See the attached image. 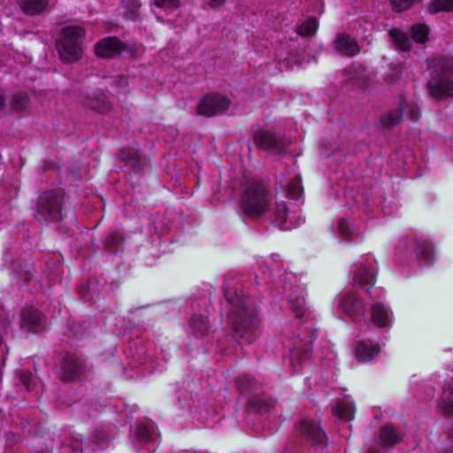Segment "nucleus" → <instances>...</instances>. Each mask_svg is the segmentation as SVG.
Here are the masks:
<instances>
[{"label":"nucleus","mask_w":453,"mask_h":453,"mask_svg":"<svg viewBox=\"0 0 453 453\" xmlns=\"http://www.w3.org/2000/svg\"><path fill=\"white\" fill-rule=\"evenodd\" d=\"M73 452H81L82 451V441L81 439H70L69 442L66 444Z\"/></svg>","instance_id":"44"},{"label":"nucleus","mask_w":453,"mask_h":453,"mask_svg":"<svg viewBox=\"0 0 453 453\" xmlns=\"http://www.w3.org/2000/svg\"><path fill=\"white\" fill-rule=\"evenodd\" d=\"M7 441L12 443H15L17 441L14 434H7Z\"/></svg>","instance_id":"53"},{"label":"nucleus","mask_w":453,"mask_h":453,"mask_svg":"<svg viewBox=\"0 0 453 453\" xmlns=\"http://www.w3.org/2000/svg\"><path fill=\"white\" fill-rule=\"evenodd\" d=\"M371 319L378 327H387L389 325L388 309L382 303H374L372 306Z\"/></svg>","instance_id":"23"},{"label":"nucleus","mask_w":453,"mask_h":453,"mask_svg":"<svg viewBox=\"0 0 453 453\" xmlns=\"http://www.w3.org/2000/svg\"><path fill=\"white\" fill-rule=\"evenodd\" d=\"M333 46L337 52H340V34H337L334 42Z\"/></svg>","instance_id":"48"},{"label":"nucleus","mask_w":453,"mask_h":453,"mask_svg":"<svg viewBox=\"0 0 453 453\" xmlns=\"http://www.w3.org/2000/svg\"><path fill=\"white\" fill-rule=\"evenodd\" d=\"M86 372L84 361L76 358L71 354H65L60 361L59 378L64 382L80 380Z\"/></svg>","instance_id":"10"},{"label":"nucleus","mask_w":453,"mask_h":453,"mask_svg":"<svg viewBox=\"0 0 453 453\" xmlns=\"http://www.w3.org/2000/svg\"><path fill=\"white\" fill-rule=\"evenodd\" d=\"M125 50V43L114 36L105 37L95 45V54L100 58H113Z\"/></svg>","instance_id":"13"},{"label":"nucleus","mask_w":453,"mask_h":453,"mask_svg":"<svg viewBox=\"0 0 453 453\" xmlns=\"http://www.w3.org/2000/svg\"><path fill=\"white\" fill-rule=\"evenodd\" d=\"M231 101L225 96L217 93L205 95L196 107V113L205 117H213L225 112Z\"/></svg>","instance_id":"9"},{"label":"nucleus","mask_w":453,"mask_h":453,"mask_svg":"<svg viewBox=\"0 0 453 453\" xmlns=\"http://www.w3.org/2000/svg\"><path fill=\"white\" fill-rule=\"evenodd\" d=\"M332 415L335 418V422L340 419V400H336L332 406Z\"/></svg>","instance_id":"47"},{"label":"nucleus","mask_w":453,"mask_h":453,"mask_svg":"<svg viewBox=\"0 0 453 453\" xmlns=\"http://www.w3.org/2000/svg\"><path fill=\"white\" fill-rule=\"evenodd\" d=\"M236 387L241 395H249L245 405L246 421L254 430L259 427L255 424L257 416L259 419H267L274 408L273 399L263 395L262 386L250 375L240 376L235 379Z\"/></svg>","instance_id":"2"},{"label":"nucleus","mask_w":453,"mask_h":453,"mask_svg":"<svg viewBox=\"0 0 453 453\" xmlns=\"http://www.w3.org/2000/svg\"><path fill=\"white\" fill-rule=\"evenodd\" d=\"M342 238L351 240L355 236H358L357 229L353 221L349 222L342 219Z\"/></svg>","instance_id":"38"},{"label":"nucleus","mask_w":453,"mask_h":453,"mask_svg":"<svg viewBox=\"0 0 453 453\" xmlns=\"http://www.w3.org/2000/svg\"><path fill=\"white\" fill-rule=\"evenodd\" d=\"M122 6L127 10L124 17L127 19H134L139 8L141 7L140 0H122Z\"/></svg>","instance_id":"36"},{"label":"nucleus","mask_w":453,"mask_h":453,"mask_svg":"<svg viewBox=\"0 0 453 453\" xmlns=\"http://www.w3.org/2000/svg\"><path fill=\"white\" fill-rule=\"evenodd\" d=\"M77 292L85 302H96L99 298L102 287L96 279H90L87 282L81 283L77 287Z\"/></svg>","instance_id":"18"},{"label":"nucleus","mask_w":453,"mask_h":453,"mask_svg":"<svg viewBox=\"0 0 453 453\" xmlns=\"http://www.w3.org/2000/svg\"><path fill=\"white\" fill-rule=\"evenodd\" d=\"M353 281L355 284L366 288V292L370 293L374 285V273L370 266L361 264L354 272Z\"/></svg>","instance_id":"19"},{"label":"nucleus","mask_w":453,"mask_h":453,"mask_svg":"<svg viewBox=\"0 0 453 453\" xmlns=\"http://www.w3.org/2000/svg\"><path fill=\"white\" fill-rule=\"evenodd\" d=\"M380 441L383 449H388L399 443L402 441V435L394 426L386 425L380 428Z\"/></svg>","instance_id":"21"},{"label":"nucleus","mask_w":453,"mask_h":453,"mask_svg":"<svg viewBox=\"0 0 453 453\" xmlns=\"http://www.w3.org/2000/svg\"><path fill=\"white\" fill-rule=\"evenodd\" d=\"M91 442L99 448H106L109 445L110 437L104 429L96 428L92 434Z\"/></svg>","instance_id":"37"},{"label":"nucleus","mask_w":453,"mask_h":453,"mask_svg":"<svg viewBox=\"0 0 453 453\" xmlns=\"http://www.w3.org/2000/svg\"><path fill=\"white\" fill-rule=\"evenodd\" d=\"M5 106V98L3 94H0V111L4 110Z\"/></svg>","instance_id":"52"},{"label":"nucleus","mask_w":453,"mask_h":453,"mask_svg":"<svg viewBox=\"0 0 453 453\" xmlns=\"http://www.w3.org/2000/svg\"><path fill=\"white\" fill-rule=\"evenodd\" d=\"M11 270L17 280L24 285L30 283L36 273L34 263L30 259L21 257L12 262Z\"/></svg>","instance_id":"14"},{"label":"nucleus","mask_w":453,"mask_h":453,"mask_svg":"<svg viewBox=\"0 0 453 453\" xmlns=\"http://www.w3.org/2000/svg\"><path fill=\"white\" fill-rule=\"evenodd\" d=\"M408 113L413 121H417L420 116L419 109L416 105H411Z\"/></svg>","instance_id":"46"},{"label":"nucleus","mask_w":453,"mask_h":453,"mask_svg":"<svg viewBox=\"0 0 453 453\" xmlns=\"http://www.w3.org/2000/svg\"><path fill=\"white\" fill-rule=\"evenodd\" d=\"M318 22L315 18H309L300 26H298L296 32L301 36H311L317 31Z\"/></svg>","instance_id":"33"},{"label":"nucleus","mask_w":453,"mask_h":453,"mask_svg":"<svg viewBox=\"0 0 453 453\" xmlns=\"http://www.w3.org/2000/svg\"><path fill=\"white\" fill-rule=\"evenodd\" d=\"M296 63L297 65H301V64H302V61H301V60H300V61H296Z\"/></svg>","instance_id":"55"},{"label":"nucleus","mask_w":453,"mask_h":453,"mask_svg":"<svg viewBox=\"0 0 453 453\" xmlns=\"http://www.w3.org/2000/svg\"><path fill=\"white\" fill-rule=\"evenodd\" d=\"M81 96L83 105L95 111L106 113L111 109L106 95L100 89L86 92Z\"/></svg>","instance_id":"15"},{"label":"nucleus","mask_w":453,"mask_h":453,"mask_svg":"<svg viewBox=\"0 0 453 453\" xmlns=\"http://www.w3.org/2000/svg\"><path fill=\"white\" fill-rule=\"evenodd\" d=\"M295 428L302 442L319 447L326 445L327 438L321 428L320 418H302L296 423Z\"/></svg>","instance_id":"7"},{"label":"nucleus","mask_w":453,"mask_h":453,"mask_svg":"<svg viewBox=\"0 0 453 453\" xmlns=\"http://www.w3.org/2000/svg\"><path fill=\"white\" fill-rule=\"evenodd\" d=\"M360 52V46L355 38L349 35L342 34V55L354 57Z\"/></svg>","instance_id":"28"},{"label":"nucleus","mask_w":453,"mask_h":453,"mask_svg":"<svg viewBox=\"0 0 453 453\" xmlns=\"http://www.w3.org/2000/svg\"><path fill=\"white\" fill-rule=\"evenodd\" d=\"M311 349L310 348H305L303 349H295V350L292 352V357L298 359L300 362L311 358Z\"/></svg>","instance_id":"41"},{"label":"nucleus","mask_w":453,"mask_h":453,"mask_svg":"<svg viewBox=\"0 0 453 453\" xmlns=\"http://www.w3.org/2000/svg\"><path fill=\"white\" fill-rule=\"evenodd\" d=\"M402 114L399 112H388L380 117V123L386 128H391L400 123Z\"/></svg>","instance_id":"39"},{"label":"nucleus","mask_w":453,"mask_h":453,"mask_svg":"<svg viewBox=\"0 0 453 453\" xmlns=\"http://www.w3.org/2000/svg\"><path fill=\"white\" fill-rule=\"evenodd\" d=\"M190 326H192L195 334L199 336H204L209 332L208 321L202 316L193 317L190 320Z\"/></svg>","instance_id":"30"},{"label":"nucleus","mask_w":453,"mask_h":453,"mask_svg":"<svg viewBox=\"0 0 453 453\" xmlns=\"http://www.w3.org/2000/svg\"><path fill=\"white\" fill-rule=\"evenodd\" d=\"M437 409L443 416L453 417V380L444 382Z\"/></svg>","instance_id":"17"},{"label":"nucleus","mask_w":453,"mask_h":453,"mask_svg":"<svg viewBox=\"0 0 453 453\" xmlns=\"http://www.w3.org/2000/svg\"><path fill=\"white\" fill-rule=\"evenodd\" d=\"M427 10L431 14L440 12H451L453 11V0H432Z\"/></svg>","instance_id":"29"},{"label":"nucleus","mask_w":453,"mask_h":453,"mask_svg":"<svg viewBox=\"0 0 453 453\" xmlns=\"http://www.w3.org/2000/svg\"><path fill=\"white\" fill-rule=\"evenodd\" d=\"M29 104V97L26 93L15 94L11 101V107L13 111L21 112L25 111Z\"/></svg>","instance_id":"32"},{"label":"nucleus","mask_w":453,"mask_h":453,"mask_svg":"<svg viewBox=\"0 0 453 453\" xmlns=\"http://www.w3.org/2000/svg\"><path fill=\"white\" fill-rule=\"evenodd\" d=\"M304 222L299 211V207L293 204L290 208L286 202H276L273 212L272 223L281 230H289Z\"/></svg>","instance_id":"8"},{"label":"nucleus","mask_w":453,"mask_h":453,"mask_svg":"<svg viewBox=\"0 0 453 453\" xmlns=\"http://www.w3.org/2000/svg\"><path fill=\"white\" fill-rule=\"evenodd\" d=\"M254 143L258 149L273 152L277 155H284L288 143L276 136V134L267 130H257L253 135Z\"/></svg>","instance_id":"11"},{"label":"nucleus","mask_w":453,"mask_h":453,"mask_svg":"<svg viewBox=\"0 0 453 453\" xmlns=\"http://www.w3.org/2000/svg\"><path fill=\"white\" fill-rule=\"evenodd\" d=\"M86 32L80 26L64 27L55 41L59 59L65 64L80 61L84 54L83 40Z\"/></svg>","instance_id":"5"},{"label":"nucleus","mask_w":453,"mask_h":453,"mask_svg":"<svg viewBox=\"0 0 453 453\" xmlns=\"http://www.w3.org/2000/svg\"><path fill=\"white\" fill-rule=\"evenodd\" d=\"M337 228L340 229V220L337 223Z\"/></svg>","instance_id":"56"},{"label":"nucleus","mask_w":453,"mask_h":453,"mask_svg":"<svg viewBox=\"0 0 453 453\" xmlns=\"http://www.w3.org/2000/svg\"><path fill=\"white\" fill-rule=\"evenodd\" d=\"M153 432L152 429L144 425L139 424L136 426L134 430V437L140 442H149L153 440Z\"/></svg>","instance_id":"35"},{"label":"nucleus","mask_w":453,"mask_h":453,"mask_svg":"<svg viewBox=\"0 0 453 453\" xmlns=\"http://www.w3.org/2000/svg\"><path fill=\"white\" fill-rule=\"evenodd\" d=\"M154 4L157 7L168 9L177 8L180 4L179 0H154Z\"/></svg>","instance_id":"42"},{"label":"nucleus","mask_w":453,"mask_h":453,"mask_svg":"<svg viewBox=\"0 0 453 453\" xmlns=\"http://www.w3.org/2000/svg\"><path fill=\"white\" fill-rule=\"evenodd\" d=\"M449 438H450V439L452 440V441H453V428H452V431H451V432H450V434H449Z\"/></svg>","instance_id":"54"},{"label":"nucleus","mask_w":453,"mask_h":453,"mask_svg":"<svg viewBox=\"0 0 453 453\" xmlns=\"http://www.w3.org/2000/svg\"><path fill=\"white\" fill-rule=\"evenodd\" d=\"M270 207V195L267 188L259 180L245 182L240 198V209L250 219H259Z\"/></svg>","instance_id":"4"},{"label":"nucleus","mask_w":453,"mask_h":453,"mask_svg":"<svg viewBox=\"0 0 453 453\" xmlns=\"http://www.w3.org/2000/svg\"><path fill=\"white\" fill-rule=\"evenodd\" d=\"M125 238L119 232L109 234L104 242V250L111 253H117L123 248Z\"/></svg>","instance_id":"25"},{"label":"nucleus","mask_w":453,"mask_h":453,"mask_svg":"<svg viewBox=\"0 0 453 453\" xmlns=\"http://www.w3.org/2000/svg\"><path fill=\"white\" fill-rule=\"evenodd\" d=\"M128 165L134 168V172H140L142 170L141 157L138 152L134 156L132 160L129 161Z\"/></svg>","instance_id":"45"},{"label":"nucleus","mask_w":453,"mask_h":453,"mask_svg":"<svg viewBox=\"0 0 453 453\" xmlns=\"http://www.w3.org/2000/svg\"><path fill=\"white\" fill-rule=\"evenodd\" d=\"M444 453H451L449 450H445Z\"/></svg>","instance_id":"57"},{"label":"nucleus","mask_w":453,"mask_h":453,"mask_svg":"<svg viewBox=\"0 0 453 453\" xmlns=\"http://www.w3.org/2000/svg\"><path fill=\"white\" fill-rule=\"evenodd\" d=\"M366 453H385V452L379 447H372L367 450Z\"/></svg>","instance_id":"50"},{"label":"nucleus","mask_w":453,"mask_h":453,"mask_svg":"<svg viewBox=\"0 0 453 453\" xmlns=\"http://www.w3.org/2000/svg\"><path fill=\"white\" fill-rule=\"evenodd\" d=\"M428 34L429 27L425 24H415L411 27V37L418 43H425Z\"/></svg>","instance_id":"31"},{"label":"nucleus","mask_w":453,"mask_h":453,"mask_svg":"<svg viewBox=\"0 0 453 453\" xmlns=\"http://www.w3.org/2000/svg\"><path fill=\"white\" fill-rule=\"evenodd\" d=\"M426 88L436 100L453 97V58H438L431 61Z\"/></svg>","instance_id":"3"},{"label":"nucleus","mask_w":453,"mask_h":453,"mask_svg":"<svg viewBox=\"0 0 453 453\" xmlns=\"http://www.w3.org/2000/svg\"><path fill=\"white\" fill-rule=\"evenodd\" d=\"M341 410L342 419L349 421L354 418L356 408L354 402L349 396L342 397Z\"/></svg>","instance_id":"34"},{"label":"nucleus","mask_w":453,"mask_h":453,"mask_svg":"<svg viewBox=\"0 0 453 453\" xmlns=\"http://www.w3.org/2000/svg\"><path fill=\"white\" fill-rule=\"evenodd\" d=\"M19 378L20 382L26 387L27 391H31L35 386V379L30 371L21 370L19 372Z\"/></svg>","instance_id":"40"},{"label":"nucleus","mask_w":453,"mask_h":453,"mask_svg":"<svg viewBox=\"0 0 453 453\" xmlns=\"http://www.w3.org/2000/svg\"><path fill=\"white\" fill-rule=\"evenodd\" d=\"M342 311H344L355 323L362 321L365 318L364 303L361 299L353 293L342 300Z\"/></svg>","instance_id":"16"},{"label":"nucleus","mask_w":453,"mask_h":453,"mask_svg":"<svg viewBox=\"0 0 453 453\" xmlns=\"http://www.w3.org/2000/svg\"><path fill=\"white\" fill-rule=\"evenodd\" d=\"M285 192L289 199L298 201L303 193L301 177L296 176L289 180L286 185Z\"/></svg>","instance_id":"27"},{"label":"nucleus","mask_w":453,"mask_h":453,"mask_svg":"<svg viewBox=\"0 0 453 453\" xmlns=\"http://www.w3.org/2000/svg\"><path fill=\"white\" fill-rule=\"evenodd\" d=\"M137 152L138 151L134 149H123L119 152V158L121 161L128 164Z\"/></svg>","instance_id":"43"},{"label":"nucleus","mask_w":453,"mask_h":453,"mask_svg":"<svg viewBox=\"0 0 453 453\" xmlns=\"http://www.w3.org/2000/svg\"><path fill=\"white\" fill-rule=\"evenodd\" d=\"M223 290L226 302L234 306L227 315L229 336L241 346L251 344L257 340L260 328L255 299L228 283L223 285Z\"/></svg>","instance_id":"1"},{"label":"nucleus","mask_w":453,"mask_h":453,"mask_svg":"<svg viewBox=\"0 0 453 453\" xmlns=\"http://www.w3.org/2000/svg\"><path fill=\"white\" fill-rule=\"evenodd\" d=\"M417 258L423 262L426 265H431L434 263V247L433 245L423 239H417Z\"/></svg>","instance_id":"22"},{"label":"nucleus","mask_w":453,"mask_h":453,"mask_svg":"<svg viewBox=\"0 0 453 453\" xmlns=\"http://www.w3.org/2000/svg\"><path fill=\"white\" fill-rule=\"evenodd\" d=\"M45 316L35 307H25L19 313V327L27 334H38L44 329Z\"/></svg>","instance_id":"12"},{"label":"nucleus","mask_w":453,"mask_h":453,"mask_svg":"<svg viewBox=\"0 0 453 453\" xmlns=\"http://www.w3.org/2000/svg\"><path fill=\"white\" fill-rule=\"evenodd\" d=\"M50 0H18L20 10L27 16L42 14L49 6Z\"/></svg>","instance_id":"20"},{"label":"nucleus","mask_w":453,"mask_h":453,"mask_svg":"<svg viewBox=\"0 0 453 453\" xmlns=\"http://www.w3.org/2000/svg\"><path fill=\"white\" fill-rule=\"evenodd\" d=\"M380 350L379 344L370 345L365 342H360L356 348V357L361 362L372 360Z\"/></svg>","instance_id":"24"},{"label":"nucleus","mask_w":453,"mask_h":453,"mask_svg":"<svg viewBox=\"0 0 453 453\" xmlns=\"http://www.w3.org/2000/svg\"><path fill=\"white\" fill-rule=\"evenodd\" d=\"M389 35L393 40L395 47L402 51H409L411 48V42L409 36L399 29H392Z\"/></svg>","instance_id":"26"},{"label":"nucleus","mask_w":453,"mask_h":453,"mask_svg":"<svg viewBox=\"0 0 453 453\" xmlns=\"http://www.w3.org/2000/svg\"><path fill=\"white\" fill-rule=\"evenodd\" d=\"M284 453H301L296 449H294L293 446L290 443H288L285 447Z\"/></svg>","instance_id":"49"},{"label":"nucleus","mask_w":453,"mask_h":453,"mask_svg":"<svg viewBox=\"0 0 453 453\" xmlns=\"http://www.w3.org/2000/svg\"><path fill=\"white\" fill-rule=\"evenodd\" d=\"M63 194L60 191L46 190L36 198L33 216L41 224L49 225L62 220Z\"/></svg>","instance_id":"6"},{"label":"nucleus","mask_w":453,"mask_h":453,"mask_svg":"<svg viewBox=\"0 0 453 453\" xmlns=\"http://www.w3.org/2000/svg\"><path fill=\"white\" fill-rule=\"evenodd\" d=\"M225 0H210V4L213 7L221 5Z\"/></svg>","instance_id":"51"}]
</instances>
